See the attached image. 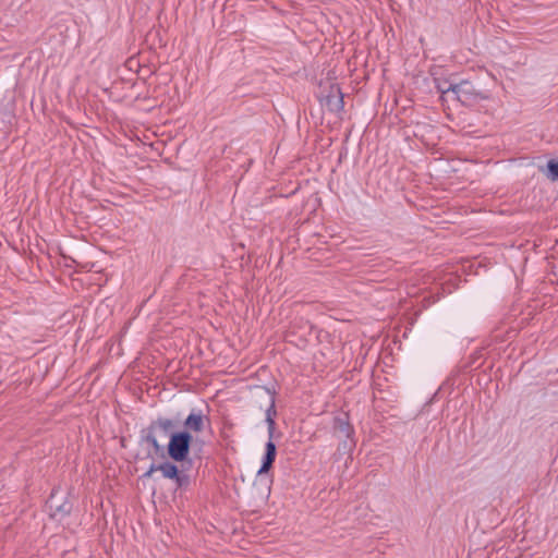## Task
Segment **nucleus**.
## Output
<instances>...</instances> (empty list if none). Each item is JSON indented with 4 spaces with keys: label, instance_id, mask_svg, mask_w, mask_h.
Instances as JSON below:
<instances>
[{
    "label": "nucleus",
    "instance_id": "1",
    "mask_svg": "<svg viewBox=\"0 0 558 558\" xmlns=\"http://www.w3.org/2000/svg\"><path fill=\"white\" fill-rule=\"evenodd\" d=\"M254 403L259 408L264 409L266 413V423L268 426L269 441L266 445V454L262 468L258 470V474L267 472L276 457V446L271 441L275 437L276 423L275 417L276 411V398L275 395L267 388L258 387L254 392Z\"/></svg>",
    "mask_w": 558,
    "mask_h": 558
},
{
    "label": "nucleus",
    "instance_id": "2",
    "mask_svg": "<svg viewBox=\"0 0 558 558\" xmlns=\"http://www.w3.org/2000/svg\"><path fill=\"white\" fill-rule=\"evenodd\" d=\"M192 436L189 432H180L171 435L168 453L174 461H184L190 452Z\"/></svg>",
    "mask_w": 558,
    "mask_h": 558
},
{
    "label": "nucleus",
    "instance_id": "3",
    "mask_svg": "<svg viewBox=\"0 0 558 558\" xmlns=\"http://www.w3.org/2000/svg\"><path fill=\"white\" fill-rule=\"evenodd\" d=\"M173 427H174V423H173L172 420H170V418H158L157 421H155L150 425L146 439L156 449H159L158 440H157V437H156L155 433L158 429L163 430L165 433H167V432L171 430Z\"/></svg>",
    "mask_w": 558,
    "mask_h": 558
},
{
    "label": "nucleus",
    "instance_id": "4",
    "mask_svg": "<svg viewBox=\"0 0 558 558\" xmlns=\"http://www.w3.org/2000/svg\"><path fill=\"white\" fill-rule=\"evenodd\" d=\"M325 104L328 110L335 113H338L343 109V96L337 85L330 86V92L325 97Z\"/></svg>",
    "mask_w": 558,
    "mask_h": 558
},
{
    "label": "nucleus",
    "instance_id": "5",
    "mask_svg": "<svg viewBox=\"0 0 558 558\" xmlns=\"http://www.w3.org/2000/svg\"><path fill=\"white\" fill-rule=\"evenodd\" d=\"M48 506L51 517L56 519H61L71 511V505L68 501H61L56 495L50 497Z\"/></svg>",
    "mask_w": 558,
    "mask_h": 558
},
{
    "label": "nucleus",
    "instance_id": "6",
    "mask_svg": "<svg viewBox=\"0 0 558 558\" xmlns=\"http://www.w3.org/2000/svg\"><path fill=\"white\" fill-rule=\"evenodd\" d=\"M474 89L470 82L464 81L459 84H453L452 96L461 102L471 100Z\"/></svg>",
    "mask_w": 558,
    "mask_h": 558
},
{
    "label": "nucleus",
    "instance_id": "7",
    "mask_svg": "<svg viewBox=\"0 0 558 558\" xmlns=\"http://www.w3.org/2000/svg\"><path fill=\"white\" fill-rule=\"evenodd\" d=\"M187 430L199 433L204 428V416L201 413H191L184 421Z\"/></svg>",
    "mask_w": 558,
    "mask_h": 558
},
{
    "label": "nucleus",
    "instance_id": "8",
    "mask_svg": "<svg viewBox=\"0 0 558 558\" xmlns=\"http://www.w3.org/2000/svg\"><path fill=\"white\" fill-rule=\"evenodd\" d=\"M157 469L162 473L163 477L175 480L179 485H182L183 476L179 474V470L174 464L166 462L157 466Z\"/></svg>",
    "mask_w": 558,
    "mask_h": 558
},
{
    "label": "nucleus",
    "instance_id": "9",
    "mask_svg": "<svg viewBox=\"0 0 558 558\" xmlns=\"http://www.w3.org/2000/svg\"><path fill=\"white\" fill-rule=\"evenodd\" d=\"M335 429L341 436L349 437L351 435L352 429L345 415L335 418Z\"/></svg>",
    "mask_w": 558,
    "mask_h": 558
},
{
    "label": "nucleus",
    "instance_id": "10",
    "mask_svg": "<svg viewBox=\"0 0 558 558\" xmlns=\"http://www.w3.org/2000/svg\"><path fill=\"white\" fill-rule=\"evenodd\" d=\"M437 89L442 95V97L449 96L452 95L453 84L447 82H439L437 84Z\"/></svg>",
    "mask_w": 558,
    "mask_h": 558
},
{
    "label": "nucleus",
    "instance_id": "11",
    "mask_svg": "<svg viewBox=\"0 0 558 558\" xmlns=\"http://www.w3.org/2000/svg\"><path fill=\"white\" fill-rule=\"evenodd\" d=\"M548 175L556 180L558 179V160H550L547 163Z\"/></svg>",
    "mask_w": 558,
    "mask_h": 558
},
{
    "label": "nucleus",
    "instance_id": "12",
    "mask_svg": "<svg viewBox=\"0 0 558 558\" xmlns=\"http://www.w3.org/2000/svg\"><path fill=\"white\" fill-rule=\"evenodd\" d=\"M157 466L151 465L150 469L145 473L146 477H150L155 471H157Z\"/></svg>",
    "mask_w": 558,
    "mask_h": 558
}]
</instances>
